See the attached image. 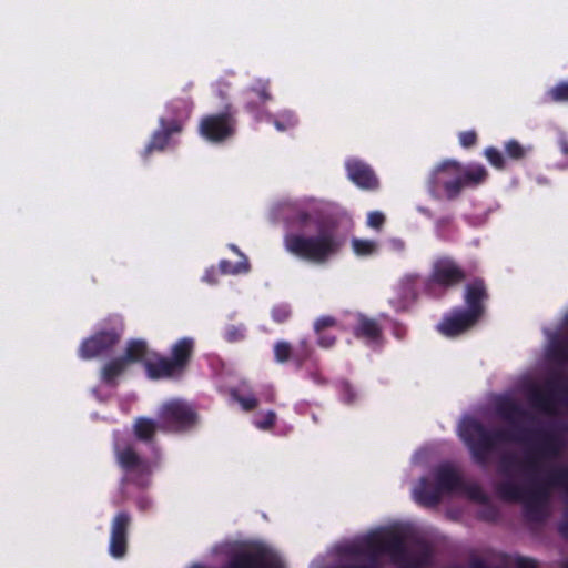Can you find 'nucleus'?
<instances>
[{
	"mask_svg": "<svg viewBox=\"0 0 568 568\" xmlns=\"http://www.w3.org/2000/svg\"><path fill=\"white\" fill-rule=\"evenodd\" d=\"M496 415L510 426L508 428L488 429L483 423L475 418L466 419L459 428V436L467 446L471 458L478 465H486L489 456L501 443H529V435L534 434L539 443L525 453L520 466L535 478L541 470V463L548 458L559 455L561 443L559 438L549 432L529 430L519 425L520 420L527 419L529 414L513 397L500 396L495 402ZM519 465L515 455L506 454L499 459V474L510 477L514 469Z\"/></svg>",
	"mask_w": 568,
	"mask_h": 568,
	"instance_id": "f257e3e1",
	"label": "nucleus"
},
{
	"mask_svg": "<svg viewBox=\"0 0 568 568\" xmlns=\"http://www.w3.org/2000/svg\"><path fill=\"white\" fill-rule=\"evenodd\" d=\"M291 225L303 229L310 224L316 225V234L287 233L284 236V247L291 255L316 265L326 264L337 255L345 244L343 235L338 234L333 222L316 220L313 213L304 206L294 205L287 216Z\"/></svg>",
	"mask_w": 568,
	"mask_h": 568,
	"instance_id": "f03ea898",
	"label": "nucleus"
},
{
	"mask_svg": "<svg viewBox=\"0 0 568 568\" xmlns=\"http://www.w3.org/2000/svg\"><path fill=\"white\" fill-rule=\"evenodd\" d=\"M194 349V339L182 337L172 345L168 357L151 351L146 341L132 338L126 342L122 357L129 365L143 364L151 379H178L187 371Z\"/></svg>",
	"mask_w": 568,
	"mask_h": 568,
	"instance_id": "7ed1b4c3",
	"label": "nucleus"
},
{
	"mask_svg": "<svg viewBox=\"0 0 568 568\" xmlns=\"http://www.w3.org/2000/svg\"><path fill=\"white\" fill-rule=\"evenodd\" d=\"M465 307L456 306L445 314L437 331L446 337H456L473 329L484 318L489 300L487 284L483 277H474L464 286Z\"/></svg>",
	"mask_w": 568,
	"mask_h": 568,
	"instance_id": "20e7f679",
	"label": "nucleus"
},
{
	"mask_svg": "<svg viewBox=\"0 0 568 568\" xmlns=\"http://www.w3.org/2000/svg\"><path fill=\"white\" fill-rule=\"evenodd\" d=\"M488 171L483 164L464 165L455 160L443 161L428 180L429 192L435 196H445L453 201L459 197L465 189H476L484 184Z\"/></svg>",
	"mask_w": 568,
	"mask_h": 568,
	"instance_id": "39448f33",
	"label": "nucleus"
},
{
	"mask_svg": "<svg viewBox=\"0 0 568 568\" xmlns=\"http://www.w3.org/2000/svg\"><path fill=\"white\" fill-rule=\"evenodd\" d=\"M547 478L532 479V488L526 491L511 479H506L495 486L497 496L511 503L524 501V516L528 521L542 523L547 517L546 503L548 498Z\"/></svg>",
	"mask_w": 568,
	"mask_h": 568,
	"instance_id": "423d86ee",
	"label": "nucleus"
},
{
	"mask_svg": "<svg viewBox=\"0 0 568 568\" xmlns=\"http://www.w3.org/2000/svg\"><path fill=\"white\" fill-rule=\"evenodd\" d=\"M367 546L375 551L390 552L404 568H425L432 565L433 551L428 545L423 544L416 552L409 554L403 537L396 532L386 537L372 536L367 539Z\"/></svg>",
	"mask_w": 568,
	"mask_h": 568,
	"instance_id": "0eeeda50",
	"label": "nucleus"
},
{
	"mask_svg": "<svg viewBox=\"0 0 568 568\" xmlns=\"http://www.w3.org/2000/svg\"><path fill=\"white\" fill-rule=\"evenodd\" d=\"M124 331L121 315L111 314L103 321V327L85 338L79 346L80 358L89 361L108 354L119 344Z\"/></svg>",
	"mask_w": 568,
	"mask_h": 568,
	"instance_id": "6e6552de",
	"label": "nucleus"
},
{
	"mask_svg": "<svg viewBox=\"0 0 568 568\" xmlns=\"http://www.w3.org/2000/svg\"><path fill=\"white\" fill-rule=\"evenodd\" d=\"M467 278L464 267L452 256L444 255L434 260L429 275L424 281V291L436 296L437 291H449L463 284Z\"/></svg>",
	"mask_w": 568,
	"mask_h": 568,
	"instance_id": "1a4fd4ad",
	"label": "nucleus"
},
{
	"mask_svg": "<svg viewBox=\"0 0 568 568\" xmlns=\"http://www.w3.org/2000/svg\"><path fill=\"white\" fill-rule=\"evenodd\" d=\"M236 126V110L232 104H226L221 112L204 115L197 131L205 141L220 144L235 135Z\"/></svg>",
	"mask_w": 568,
	"mask_h": 568,
	"instance_id": "9d476101",
	"label": "nucleus"
},
{
	"mask_svg": "<svg viewBox=\"0 0 568 568\" xmlns=\"http://www.w3.org/2000/svg\"><path fill=\"white\" fill-rule=\"evenodd\" d=\"M160 427L164 432H185L191 429L197 420L193 407L181 399L164 403L159 413Z\"/></svg>",
	"mask_w": 568,
	"mask_h": 568,
	"instance_id": "9b49d317",
	"label": "nucleus"
},
{
	"mask_svg": "<svg viewBox=\"0 0 568 568\" xmlns=\"http://www.w3.org/2000/svg\"><path fill=\"white\" fill-rule=\"evenodd\" d=\"M114 456L116 464L132 483L141 485L142 479L151 475L150 460L138 453L134 444H115Z\"/></svg>",
	"mask_w": 568,
	"mask_h": 568,
	"instance_id": "f8f14e48",
	"label": "nucleus"
},
{
	"mask_svg": "<svg viewBox=\"0 0 568 568\" xmlns=\"http://www.w3.org/2000/svg\"><path fill=\"white\" fill-rule=\"evenodd\" d=\"M132 523L131 515L119 511L111 521L109 552L115 559H122L128 552L129 529Z\"/></svg>",
	"mask_w": 568,
	"mask_h": 568,
	"instance_id": "ddd939ff",
	"label": "nucleus"
},
{
	"mask_svg": "<svg viewBox=\"0 0 568 568\" xmlns=\"http://www.w3.org/2000/svg\"><path fill=\"white\" fill-rule=\"evenodd\" d=\"M348 179L359 189L375 191L379 187V181L374 170L364 161L349 159L345 163Z\"/></svg>",
	"mask_w": 568,
	"mask_h": 568,
	"instance_id": "4468645a",
	"label": "nucleus"
},
{
	"mask_svg": "<svg viewBox=\"0 0 568 568\" xmlns=\"http://www.w3.org/2000/svg\"><path fill=\"white\" fill-rule=\"evenodd\" d=\"M159 124L160 128L153 132L150 142L144 149V158H148L153 151H163L168 146L172 135L182 132L181 122L179 120L166 121V118H160Z\"/></svg>",
	"mask_w": 568,
	"mask_h": 568,
	"instance_id": "2eb2a0df",
	"label": "nucleus"
},
{
	"mask_svg": "<svg viewBox=\"0 0 568 568\" xmlns=\"http://www.w3.org/2000/svg\"><path fill=\"white\" fill-rule=\"evenodd\" d=\"M556 386L554 381H548L545 387L532 385L528 392L530 404L547 414H552L556 406Z\"/></svg>",
	"mask_w": 568,
	"mask_h": 568,
	"instance_id": "dca6fc26",
	"label": "nucleus"
},
{
	"mask_svg": "<svg viewBox=\"0 0 568 568\" xmlns=\"http://www.w3.org/2000/svg\"><path fill=\"white\" fill-rule=\"evenodd\" d=\"M352 332L356 338L365 341L368 345L381 344L383 338V331L379 323L364 314L356 316V324L353 326Z\"/></svg>",
	"mask_w": 568,
	"mask_h": 568,
	"instance_id": "f3484780",
	"label": "nucleus"
},
{
	"mask_svg": "<svg viewBox=\"0 0 568 568\" xmlns=\"http://www.w3.org/2000/svg\"><path fill=\"white\" fill-rule=\"evenodd\" d=\"M434 479L445 494L459 491L464 488V480L458 470L450 464H440L434 469Z\"/></svg>",
	"mask_w": 568,
	"mask_h": 568,
	"instance_id": "a211bd4d",
	"label": "nucleus"
},
{
	"mask_svg": "<svg viewBox=\"0 0 568 568\" xmlns=\"http://www.w3.org/2000/svg\"><path fill=\"white\" fill-rule=\"evenodd\" d=\"M225 568H271L266 558V551L258 548L254 551H241L235 554Z\"/></svg>",
	"mask_w": 568,
	"mask_h": 568,
	"instance_id": "6ab92c4d",
	"label": "nucleus"
},
{
	"mask_svg": "<svg viewBox=\"0 0 568 568\" xmlns=\"http://www.w3.org/2000/svg\"><path fill=\"white\" fill-rule=\"evenodd\" d=\"M416 500L426 507L437 506L443 496V491L437 486V483H432L427 477H422L418 485L414 489Z\"/></svg>",
	"mask_w": 568,
	"mask_h": 568,
	"instance_id": "aec40b11",
	"label": "nucleus"
},
{
	"mask_svg": "<svg viewBox=\"0 0 568 568\" xmlns=\"http://www.w3.org/2000/svg\"><path fill=\"white\" fill-rule=\"evenodd\" d=\"M129 366L122 355L106 362L100 373L102 383L109 386H115L118 378L126 372Z\"/></svg>",
	"mask_w": 568,
	"mask_h": 568,
	"instance_id": "412c9836",
	"label": "nucleus"
},
{
	"mask_svg": "<svg viewBox=\"0 0 568 568\" xmlns=\"http://www.w3.org/2000/svg\"><path fill=\"white\" fill-rule=\"evenodd\" d=\"M193 109V102L190 98H175L166 104V111L170 113V118L166 121H180L181 130L185 121L190 118Z\"/></svg>",
	"mask_w": 568,
	"mask_h": 568,
	"instance_id": "4be33fe9",
	"label": "nucleus"
},
{
	"mask_svg": "<svg viewBox=\"0 0 568 568\" xmlns=\"http://www.w3.org/2000/svg\"><path fill=\"white\" fill-rule=\"evenodd\" d=\"M159 429H161L160 419L155 422L148 417H139L133 424L135 438L144 444L153 443Z\"/></svg>",
	"mask_w": 568,
	"mask_h": 568,
	"instance_id": "5701e85b",
	"label": "nucleus"
},
{
	"mask_svg": "<svg viewBox=\"0 0 568 568\" xmlns=\"http://www.w3.org/2000/svg\"><path fill=\"white\" fill-rule=\"evenodd\" d=\"M244 94L257 98L262 104H266L273 100L268 79L255 80L253 84L245 90Z\"/></svg>",
	"mask_w": 568,
	"mask_h": 568,
	"instance_id": "b1692460",
	"label": "nucleus"
},
{
	"mask_svg": "<svg viewBox=\"0 0 568 568\" xmlns=\"http://www.w3.org/2000/svg\"><path fill=\"white\" fill-rule=\"evenodd\" d=\"M257 98L245 95L244 109L252 114L256 121H271L273 114L265 110Z\"/></svg>",
	"mask_w": 568,
	"mask_h": 568,
	"instance_id": "393cba45",
	"label": "nucleus"
},
{
	"mask_svg": "<svg viewBox=\"0 0 568 568\" xmlns=\"http://www.w3.org/2000/svg\"><path fill=\"white\" fill-rule=\"evenodd\" d=\"M270 122H272L278 131L284 132L293 129L298 123V119L293 111L284 110L281 111L277 115L273 114V118Z\"/></svg>",
	"mask_w": 568,
	"mask_h": 568,
	"instance_id": "a878e982",
	"label": "nucleus"
},
{
	"mask_svg": "<svg viewBox=\"0 0 568 568\" xmlns=\"http://www.w3.org/2000/svg\"><path fill=\"white\" fill-rule=\"evenodd\" d=\"M377 243L373 240L353 239L352 248L357 256H369L377 252Z\"/></svg>",
	"mask_w": 568,
	"mask_h": 568,
	"instance_id": "bb28decb",
	"label": "nucleus"
},
{
	"mask_svg": "<svg viewBox=\"0 0 568 568\" xmlns=\"http://www.w3.org/2000/svg\"><path fill=\"white\" fill-rule=\"evenodd\" d=\"M506 156L514 161H520L526 158L531 148H525L517 140H509L504 145Z\"/></svg>",
	"mask_w": 568,
	"mask_h": 568,
	"instance_id": "cd10ccee",
	"label": "nucleus"
},
{
	"mask_svg": "<svg viewBox=\"0 0 568 568\" xmlns=\"http://www.w3.org/2000/svg\"><path fill=\"white\" fill-rule=\"evenodd\" d=\"M274 358L275 362L283 364L293 359L295 351H293L292 345L286 341H278L274 344Z\"/></svg>",
	"mask_w": 568,
	"mask_h": 568,
	"instance_id": "c85d7f7f",
	"label": "nucleus"
},
{
	"mask_svg": "<svg viewBox=\"0 0 568 568\" xmlns=\"http://www.w3.org/2000/svg\"><path fill=\"white\" fill-rule=\"evenodd\" d=\"M551 102H568V81H561L546 92Z\"/></svg>",
	"mask_w": 568,
	"mask_h": 568,
	"instance_id": "c756f323",
	"label": "nucleus"
},
{
	"mask_svg": "<svg viewBox=\"0 0 568 568\" xmlns=\"http://www.w3.org/2000/svg\"><path fill=\"white\" fill-rule=\"evenodd\" d=\"M292 316V307L288 303H278L271 310V317L277 324H283Z\"/></svg>",
	"mask_w": 568,
	"mask_h": 568,
	"instance_id": "7c9ffc66",
	"label": "nucleus"
},
{
	"mask_svg": "<svg viewBox=\"0 0 568 568\" xmlns=\"http://www.w3.org/2000/svg\"><path fill=\"white\" fill-rule=\"evenodd\" d=\"M484 154L491 166L497 170H504L506 168V160L503 153L494 148L488 146L485 149Z\"/></svg>",
	"mask_w": 568,
	"mask_h": 568,
	"instance_id": "2f4dec72",
	"label": "nucleus"
},
{
	"mask_svg": "<svg viewBox=\"0 0 568 568\" xmlns=\"http://www.w3.org/2000/svg\"><path fill=\"white\" fill-rule=\"evenodd\" d=\"M313 349L306 339L300 342L298 348L295 351L293 362L297 368H301L303 364L312 356Z\"/></svg>",
	"mask_w": 568,
	"mask_h": 568,
	"instance_id": "473e14b6",
	"label": "nucleus"
},
{
	"mask_svg": "<svg viewBox=\"0 0 568 568\" xmlns=\"http://www.w3.org/2000/svg\"><path fill=\"white\" fill-rule=\"evenodd\" d=\"M277 415L274 410H267L261 418H255L253 424L261 430H271L276 424Z\"/></svg>",
	"mask_w": 568,
	"mask_h": 568,
	"instance_id": "72a5a7b5",
	"label": "nucleus"
},
{
	"mask_svg": "<svg viewBox=\"0 0 568 568\" xmlns=\"http://www.w3.org/2000/svg\"><path fill=\"white\" fill-rule=\"evenodd\" d=\"M338 392H339V397H341L342 402L347 405L353 404L357 398L356 390L354 389L352 384L347 381H342L338 384Z\"/></svg>",
	"mask_w": 568,
	"mask_h": 568,
	"instance_id": "f704fd0d",
	"label": "nucleus"
},
{
	"mask_svg": "<svg viewBox=\"0 0 568 568\" xmlns=\"http://www.w3.org/2000/svg\"><path fill=\"white\" fill-rule=\"evenodd\" d=\"M232 396L234 400L237 402L241 405L242 409L245 412H252L258 406V399L253 394L241 395L237 393H233Z\"/></svg>",
	"mask_w": 568,
	"mask_h": 568,
	"instance_id": "c9c22d12",
	"label": "nucleus"
},
{
	"mask_svg": "<svg viewBox=\"0 0 568 568\" xmlns=\"http://www.w3.org/2000/svg\"><path fill=\"white\" fill-rule=\"evenodd\" d=\"M460 491L467 493L469 498L473 499V500H476V501H479V503L487 501V496L485 495V493L483 491L480 486L477 485V484H469V485H467V484L464 483V488Z\"/></svg>",
	"mask_w": 568,
	"mask_h": 568,
	"instance_id": "e433bc0d",
	"label": "nucleus"
},
{
	"mask_svg": "<svg viewBox=\"0 0 568 568\" xmlns=\"http://www.w3.org/2000/svg\"><path fill=\"white\" fill-rule=\"evenodd\" d=\"M458 139H459V143L463 148L469 149L477 144L478 135H477L476 131L468 130V131L460 132L458 135Z\"/></svg>",
	"mask_w": 568,
	"mask_h": 568,
	"instance_id": "4c0bfd02",
	"label": "nucleus"
},
{
	"mask_svg": "<svg viewBox=\"0 0 568 568\" xmlns=\"http://www.w3.org/2000/svg\"><path fill=\"white\" fill-rule=\"evenodd\" d=\"M385 215L379 211H372L367 215V224L369 227L379 230L385 223Z\"/></svg>",
	"mask_w": 568,
	"mask_h": 568,
	"instance_id": "58836bf2",
	"label": "nucleus"
},
{
	"mask_svg": "<svg viewBox=\"0 0 568 568\" xmlns=\"http://www.w3.org/2000/svg\"><path fill=\"white\" fill-rule=\"evenodd\" d=\"M337 324V321L333 316H321L314 323V329L316 334H321L325 328L333 327Z\"/></svg>",
	"mask_w": 568,
	"mask_h": 568,
	"instance_id": "ea45409f",
	"label": "nucleus"
},
{
	"mask_svg": "<svg viewBox=\"0 0 568 568\" xmlns=\"http://www.w3.org/2000/svg\"><path fill=\"white\" fill-rule=\"evenodd\" d=\"M219 271L221 274H237L242 271V264H233L227 260H222L219 263Z\"/></svg>",
	"mask_w": 568,
	"mask_h": 568,
	"instance_id": "a19ab883",
	"label": "nucleus"
},
{
	"mask_svg": "<svg viewBox=\"0 0 568 568\" xmlns=\"http://www.w3.org/2000/svg\"><path fill=\"white\" fill-rule=\"evenodd\" d=\"M224 336L227 342L234 343V342L241 341L244 337V334H243L242 329L232 325L226 328Z\"/></svg>",
	"mask_w": 568,
	"mask_h": 568,
	"instance_id": "79ce46f5",
	"label": "nucleus"
},
{
	"mask_svg": "<svg viewBox=\"0 0 568 568\" xmlns=\"http://www.w3.org/2000/svg\"><path fill=\"white\" fill-rule=\"evenodd\" d=\"M318 335L317 344L323 348H331L336 343V337L332 334L321 332Z\"/></svg>",
	"mask_w": 568,
	"mask_h": 568,
	"instance_id": "37998d69",
	"label": "nucleus"
},
{
	"mask_svg": "<svg viewBox=\"0 0 568 568\" xmlns=\"http://www.w3.org/2000/svg\"><path fill=\"white\" fill-rule=\"evenodd\" d=\"M515 568H537V562L532 558L518 556L514 560Z\"/></svg>",
	"mask_w": 568,
	"mask_h": 568,
	"instance_id": "c03bdc74",
	"label": "nucleus"
},
{
	"mask_svg": "<svg viewBox=\"0 0 568 568\" xmlns=\"http://www.w3.org/2000/svg\"><path fill=\"white\" fill-rule=\"evenodd\" d=\"M202 280L210 284V285H214L217 283V271L215 270V267H210L205 271Z\"/></svg>",
	"mask_w": 568,
	"mask_h": 568,
	"instance_id": "a18cd8bd",
	"label": "nucleus"
},
{
	"mask_svg": "<svg viewBox=\"0 0 568 568\" xmlns=\"http://www.w3.org/2000/svg\"><path fill=\"white\" fill-rule=\"evenodd\" d=\"M558 145L564 155H568V139L566 135L561 134L558 139Z\"/></svg>",
	"mask_w": 568,
	"mask_h": 568,
	"instance_id": "49530a36",
	"label": "nucleus"
},
{
	"mask_svg": "<svg viewBox=\"0 0 568 568\" xmlns=\"http://www.w3.org/2000/svg\"><path fill=\"white\" fill-rule=\"evenodd\" d=\"M469 568H488V566L481 558H473Z\"/></svg>",
	"mask_w": 568,
	"mask_h": 568,
	"instance_id": "de8ad7c7",
	"label": "nucleus"
},
{
	"mask_svg": "<svg viewBox=\"0 0 568 568\" xmlns=\"http://www.w3.org/2000/svg\"><path fill=\"white\" fill-rule=\"evenodd\" d=\"M558 531L560 532V535L568 539V519L566 520H562L559 526H558Z\"/></svg>",
	"mask_w": 568,
	"mask_h": 568,
	"instance_id": "09e8293b",
	"label": "nucleus"
},
{
	"mask_svg": "<svg viewBox=\"0 0 568 568\" xmlns=\"http://www.w3.org/2000/svg\"><path fill=\"white\" fill-rule=\"evenodd\" d=\"M418 278H419V275H417V274H408L404 277V283L413 286L417 282Z\"/></svg>",
	"mask_w": 568,
	"mask_h": 568,
	"instance_id": "8fccbe9b",
	"label": "nucleus"
},
{
	"mask_svg": "<svg viewBox=\"0 0 568 568\" xmlns=\"http://www.w3.org/2000/svg\"><path fill=\"white\" fill-rule=\"evenodd\" d=\"M263 400L266 403H274L275 402V393L272 388H270L263 396Z\"/></svg>",
	"mask_w": 568,
	"mask_h": 568,
	"instance_id": "3c124183",
	"label": "nucleus"
},
{
	"mask_svg": "<svg viewBox=\"0 0 568 568\" xmlns=\"http://www.w3.org/2000/svg\"><path fill=\"white\" fill-rule=\"evenodd\" d=\"M344 568H374L373 566L365 565V564H352L348 566H345Z\"/></svg>",
	"mask_w": 568,
	"mask_h": 568,
	"instance_id": "603ef678",
	"label": "nucleus"
},
{
	"mask_svg": "<svg viewBox=\"0 0 568 568\" xmlns=\"http://www.w3.org/2000/svg\"><path fill=\"white\" fill-rule=\"evenodd\" d=\"M313 381L317 384H323L324 383V378L317 374V373H314V374H311Z\"/></svg>",
	"mask_w": 568,
	"mask_h": 568,
	"instance_id": "864d4df0",
	"label": "nucleus"
},
{
	"mask_svg": "<svg viewBox=\"0 0 568 568\" xmlns=\"http://www.w3.org/2000/svg\"><path fill=\"white\" fill-rule=\"evenodd\" d=\"M558 355H559L562 359H567V358H568V354H567L566 349H564V348L558 349Z\"/></svg>",
	"mask_w": 568,
	"mask_h": 568,
	"instance_id": "5fc2aeb1",
	"label": "nucleus"
},
{
	"mask_svg": "<svg viewBox=\"0 0 568 568\" xmlns=\"http://www.w3.org/2000/svg\"><path fill=\"white\" fill-rule=\"evenodd\" d=\"M231 248H232L234 252L239 253V250H237V247H236L235 245H231Z\"/></svg>",
	"mask_w": 568,
	"mask_h": 568,
	"instance_id": "6e6d98bb",
	"label": "nucleus"
},
{
	"mask_svg": "<svg viewBox=\"0 0 568 568\" xmlns=\"http://www.w3.org/2000/svg\"><path fill=\"white\" fill-rule=\"evenodd\" d=\"M192 568H204V567H203V566H201V565H195V566H193Z\"/></svg>",
	"mask_w": 568,
	"mask_h": 568,
	"instance_id": "4d7b16f0",
	"label": "nucleus"
},
{
	"mask_svg": "<svg viewBox=\"0 0 568 568\" xmlns=\"http://www.w3.org/2000/svg\"><path fill=\"white\" fill-rule=\"evenodd\" d=\"M562 568H568V560L564 564Z\"/></svg>",
	"mask_w": 568,
	"mask_h": 568,
	"instance_id": "13d9d810",
	"label": "nucleus"
}]
</instances>
